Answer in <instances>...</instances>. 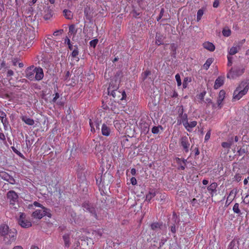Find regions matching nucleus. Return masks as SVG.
<instances>
[{"label":"nucleus","mask_w":249,"mask_h":249,"mask_svg":"<svg viewBox=\"0 0 249 249\" xmlns=\"http://www.w3.org/2000/svg\"><path fill=\"white\" fill-rule=\"evenodd\" d=\"M78 53H79V52L78 51V49H77V47L73 50V51H72V52L71 53L72 57H73V58H76V61H78L79 60V58L76 57L78 55Z\"/></svg>","instance_id":"473e14b6"},{"label":"nucleus","mask_w":249,"mask_h":249,"mask_svg":"<svg viewBox=\"0 0 249 249\" xmlns=\"http://www.w3.org/2000/svg\"><path fill=\"white\" fill-rule=\"evenodd\" d=\"M156 38V43L157 44H158V45H160L163 43V41L161 40V37H160V35H157Z\"/></svg>","instance_id":"e433bc0d"},{"label":"nucleus","mask_w":249,"mask_h":249,"mask_svg":"<svg viewBox=\"0 0 249 249\" xmlns=\"http://www.w3.org/2000/svg\"><path fill=\"white\" fill-rule=\"evenodd\" d=\"M156 195V191L155 190H150L146 196V200L150 201Z\"/></svg>","instance_id":"393cba45"},{"label":"nucleus","mask_w":249,"mask_h":249,"mask_svg":"<svg viewBox=\"0 0 249 249\" xmlns=\"http://www.w3.org/2000/svg\"><path fill=\"white\" fill-rule=\"evenodd\" d=\"M131 173L132 175H135L136 174V170L134 168H132L131 169Z\"/></svg>","instance_id":"680f3d73"},{"label":"nucleus","mask_w":249,"mask_h":249,"mask_svg":"<svg viewBox=\"0 0 249 249\" xmlns=\"http://www.w3.org/2000/svg\"><path fill=\"white\" fill-rule=\"evenodd\" d=\"M59 97V94L58 93H56L54 95V97H53V102H55L57 99H58Z\"/></svg>","instance_id":"864d4df0"},{"label":"nucleus","mask_w":249,"mask_h":249,"mask_svg":"<svg viewBox=\"0 0 249 249\" xmlns=\"http://www.w3.org/2000/svg\"><path fill=\"white\" fill-rule=\"evenodd\" d=\"M0 178L11 184L16 183V181L13 177L5 171L0 170Z\"/></svg>","instance_id":"6e6552de"},{"label":"nucleus","mask_w":249,"mask_h":249,"mask_svg":"<svg viewBox=\"0 0 249 249\" xmlns=\"http://www.w3.org/2000/svg\"><path fill=\"white\" fill-rule=\"evenodd\" d=\"M43 77L44 72L43 69L40 67H36V72L34 79L36 81H40L43 79Z\"/></svg>","instance_id":"ddd939ff"},{"label":"nucleus","mask_w":249,"mask_h":249,"mask_svg":"<svg viewBox=\"0 0 249 249\" xmlns=\"http://www.w3.org/2000/svg\"><path fill=\"white\" fill-rule=\"evenodd\" d=\"M236 193V191H234L233 190H231L230 193V194L229 195V196H228V198H227V200L230 198V197L231 196H233V197L235 196V194Z\"/></svg>","instance_id":"a18cd8bd"},{"label":"nucleus","mask_w":249,"mask_h":249,"mask_svg":"<svg viewBox=\"0 0 249 249\" xmlns=\"http://www.w3.org/2000/svg\"><path fill=\"white\" fill-rule=\"evenodd\" d=\"M188 118L186 114H183V111L182 110L181 113H180L179 119L178 120V123L179 124H182L184 126L188 122Z\"/></svg>","instance_id":"4468645a"},{"label":"nucleus","mask_w":249,"mask_h":249,"mask_svg":"<svg viewBox=\"0 0 249 249\" xmlns=\"http://www.w3.org/2000/svg\"><path fill=\"white\" fill-rule=\"evenodd\" d=\"M150 226L152 230L157 231L161 228L162 225L159 223H153L151 224Z\"/></svg>","instance_id":"cd10ccee"},{"label":"nucleus","mask_w":249,"mask_h":249,"mask_svg":"<svg viewBox=\"0 0 249 249\" xmlns=\"http://www.w3.org/2000/svg\"><path fill=\"white\" fill-rule=\"evenodd\" d=\"M188 85V78L186 77L184 78L183 82V89H185L187 88Z\"/></svg>","instance_id":"37998d69"},{"label":"nucleus","mask_w":249,"mask_h":249,"mask_svg":"<svg viewBox=\"0 0 249 249\" xmlns=\"http://www.w3.org/2000/svg\"><path fill=\"white\" fill-rule=\"evenodd\" d=\"M66 247H69L70 245V235L69 234H65L63 236Z\"/></svg>","instance_id":"c85d7f7f"},{"label":"nucleus","mask_w":249,"mask_h":249,"mask_svg":"<svg viewBox=\"0 0 249 249\" xmlns=\"http://www.w3.org/2000/svg\"><path fill=\"white\" fill-rule=\"evenodd\" d=\"M249 89V83L242 82L236 88L233 93V100H239L245 95Z\"/></svg>","instance_id":"f03ea898"},{"label":"nucleus","mask_w":249,"mask_h":249,"mask_svg":"<svg viewBox=\"0 0 249 249\" xmlns=\"http://www.w3.org/2000/svg\"><path fill=\"white\" fill-rule=\"evenodd\" d=\"M98 39H94L90 41L89 44H90V46H91L93 48H95L96 47L97 44L98 43Z\"/></svg>","instance_id":"ea45409f"},{"label":"nucleus","mask_w":249,"mask_h":249,"mask_svg":"<svg viewBox=\"0 0 249 249\" xmlns=\"http://www.w3.org/2000/svg\"><path fill=\"white\" fill-rule=\"evenodd\" d=\"M176 80L177 82L178 86H180L181 85V80L179 74H177L175 76Z\"/></svg>","instance_id":"58836bf2"},{"label":"nucleus","mask_w":249,"mask_h":249,"mask_svg":"<svg viewBox=\"0 0 249 249\" xmlns=\"http://www.w3.org/2000/svg\"><path fill=\"white\" fill-rule=\"evenodd\" d=\"M221 145L223 148L229 149L232 145V142H223Z\"/></svg>","instance_id":"2f4dec72"},{"label":"nucleus","mask_w":249,"mask_h":249,"mask_svg":"<svg viewBox=\"0 0 249 249\" xmlns=\"http://www.w3.org/2000/svg\"><path fill=\"white\" fill-rule=\"evenodd\" d=\"M44 18L45 20L50 19L52 18L53 16V12L51 10L47 9L44 11Z\"/></svg>","instance_id":"a878e982"},{"label":"nucleus","mask_w":249,"mask_h":249,"mask_svg":"<svg viewBox=\"0 0 249 249\" xmlns=\"http://www.w3.org/2000/svg\"><path fill=\"white\" fill-rule=\"evenodd\" d=\"M202 183L204 185H207L208 184V181L207 180L204 179L202 181Z\"/></svg>","instance_id":"69168bd1"},{"label":"nucleus","mask_w":249,"mask_h":249,"mask_svg":"<svg viewBox=\"0 0 249 249\" xmlns=\"http://www.w3.org/2000/svg\"><path fill=\"white\" fill-rule=\"evenodd\" d=\"M203 46L204 48L211 52L213 51L215 49V46L214 45L210 42H204L203 44Z\"/></svg>","instance_id":"aec40b11"},{"label":"nucleus","mask_w":249,"mask_h":249,"mask_svg":"<svg viewBox=\"0 0 249 249\" xmlns=\"http://www.w3.org/2000/svg\"><path fill=\"white\" fill-rule=\"evenodd\" d=\"M232 57H230V56H228V63H227V66L228 67H230L232 65Z\"/></svg>","instance_id":"c03bdc74"},{"label":"nucleus","mask_w":249,"mask_h":249,"mask_svg":"<svg viewBox=\"0 0 249 249\" xmlns=\"http://www.w3.org/2000/svg\"><path fill=\"white\" fill-rule=\"evenodd\" d=\"M21 120L26 124L29 125H33L35 123L34 120L33 119L29 118L26 116H22Z\"/></svg>","instance_id":"5701e85b"},{"label":"nucleus","mask_w":249,"mask_h":249,"mask_svg":"<svg viewBox=\"0 0 249 249\" xmlns=\"http://www.w3.org/2000/svg\"><path fill=\"white\" fill-rule=\"evenodd\" d=\"M243 202L246 204H249V190H248V193L247 194L246 196L243 199Z\"/></svg>","instance_id":"a19ab883"},{"label":"nucleus","mask_w":249,"mask_h":249,"mask_svg":"<svg viewBox=\"0 0 249 249\" xmlns=\"http://www.w3.org/2000/svg\"><path fill=\"white\" fill-rule=\"evenodd\" d=\"M12 149L13 151L18 156H19L20 157L22 158H24L23 155L21 153H20L18 150L15 147L12 146Z\"/></svg>","instance_id":"4c0bfd02"},{"label":"nucleus","mask_w":249,"mask_h":249,"mask_svg":"<svg viewBox=\"0 0 249 249\" xmlns=\"http://www.w3.org/2000/svg\"><path fill=\"white\" fill-rule=\"evenodd\" d=\"M105 178H112V177L109 173H106L104 175L101 176V177L98 176L96 178L97 182H99L100 183L103 182V183H105Z\"/></svg>","instance_id":"a211bd4d"},{"label":"nucleus","mask_w":249,"mask_h":249,"mask_svg":"<svg viewBox=\"0 0 249 249\" xmlns=\"http://www.w3.org/2000/svg\"><path fill=\"white\" fill-rule=\"evenodd\" d=\"M237 152L239 153V155H241L243 153H244L245 152L244 149H242L240 148L239 150H238Z\"/></svg>","instance_id":"4d7b16f0"},{"label":"nucleus","mask_w":249,"mask_h":249,"mask_svg":"<svg viewBox=\"0 0 249 249\" xmlns=\"http://www.w3.org/2000/svg\"><path fill=\"white\" fill-rule=\"evenodd\" d=\"M245 71L243 66H236L231 68L228 72L227 77L229 79H234L242 75Z\"/></svg>","instance_id":"20e7f679"},{"label":"nucleus","mask_w":249,"mask_h":249,"mask_svg":"<svg viewBox=\"0 0 249 249\" xmlns=\"http://www.w3.org/2000/svg\"><path fill=\"white\" fill-rule=\"evenodd\" d=\"M224 84V78L222 77H218L215 81L214 85V88L215 89H218Z\"/></svg>","instance_id":"6ab92c4d"},{"label":"nucleus","mask_w":249,"mask_h":249,"mask_svg":"<svg viewBox=\"0 0 249 249\" xmlns=\"http://www.w3.org/2000/svg\"><path fill=\"white\" fill-rule=\"evenodd\" d=\"M171 231L174 233H175L176 232V227L175 225L171 226Z\"/></svg>","instance_id":"13d9d810"},{"label":"nucleus","mask_w":249,"mask_h":249,"mask_svg":"<svg viewBox=\"0 0 249 249\" xmlns=\"http://www.w3.org/2000/svg\"><path fill=\"white\" fill-rule=\"evenodd\" d=\"M159 127H161V126H154L152 129V132L154 134H158L159 132Z\"/></svg>","instance_id":"79ce46f5"},{"label":"nucleus","mask_w":249,"mask_h":249,"mask_svg":"<svg viewBox=\"0 0 249 249\" xmlns=\"http://www.w3.org/2000/svg\"><path fill=\"white\" fill-rule=\"evenodd\" d=\"M179 144L181 146L183 150L186 152L188 153L190 149V143L189 140L187 136H182L179 140Z\"/></svg>","instance_id":"0eeeda50"},{"label":"nucleus","mask_w":249,"mask_h":249,"mask_svg":"<svg viewBox=\"0 0 249 249\" xmlns=\"http://www.w3.org/2000/svg\"><path fill=\"white\" fill-rule=\"evenodd\" d=\"M235 246V242L232 241L228 246V249H232Z\"/></svg>","instance_id":"603ef678"},{"label":"nucleus","mask_w":249,"mask_h":249,"mask_svg":"<svg viewBox=\"0 0 249 249\" xmlns=\"http://www.w3.org/2000/svg\"><path fill=\"white\" fill-rule=\"evenodd\" d=\"M118 85H113V83H110L107 89L108 94L112 95L116 100H124L125 99L126 95L124 91H120L118 90Z\"/></svg>","instance_id":"7ed1b4c3"},{"label":"nucleus","mask_w":249,"mask_h":249,"mask_svg":"<svg viewBox=\"0 0 249 249\" xmlns=\"http://www.w3.org/2000/svg\"><path fill=\"white\" fill-rule=\"evenodd\" d=\"M18 223L23 228H28L32 226V222L29 218L27 217L26 215L23 213H19Z\"/></svg>","instance_id":"423d86ee"},{"label":"nucleus","mask_w":249,"mask_h":249,"mask_svg":"<svg viewBox=\"0 0 249 249\" xmlns=\"http://www.w3.org/2000/svg\"><path fill=\"white\" fill-rule=\"evenodd\" d=\"M65 43H67L68 44V45H70V44H71V41H70V40L69 38H68V37H66L65 39Z\"/></svg>","instance_id":"052dcab7"},{"label":"nucleus","mask_w":249,"mask_h":249,"mask_svg":"<svg viewBox=\"0 0 249 249\" xmlns=\"http://www.w3.org/2000/svg\"><path fill=\"white\" fill-rule=\"evenodd\" d=\"M7 196L11 204L14 205L17 201L18 196L17 194L14 191H10L7 193Z\"/></svg>","instance_id":"9b49d317"},{"label":"nucleus","mask_w":249,"mask_h":249,"mask_svg":"<svg viewBox=\"0 0 249 249\" xmlns=\"http://www.w3.org/2000/svg\"><path fill=\"white\" fill-rule=\"evenodd\" d=\"M6 114L3 111H0V119L4 125L8 123L7 120L6 118Z\"/></svg>","instance_id":"bb28decb"},{"label":"nucleus","mask_w":249,"mask_h":249,"mask_svg":"<svg viewBox=\"0 0 249 249\" xmlns=\"http://www.w3.org/2000/svg\"><path fill=\"white\" fill-rule=\"evenodd\" d=\"M101 122L99 120H96L92 121L91 119L89 120V125L90 126V130L92 132H95L96 130H99L100 124Z\"/></svg>","instance_id":"f8f14e48"},{"label":"nucleus","mask_w":249,"mask_h":249,"mask_svg":"<svg viewBox=\"0 0 249 249\" xmlns=\"http://www.w3.org/2000/svg\"><path fill=\"white\" fill-rule=\"evenodd\" d=\"M222 34L224 36L228 37L231 34V31L229 29H224L222 31Z\"/></svg>","instance_id":"72a5a7b5"},{"label":"nucleus","mask_w":249,"mask_h":249,"mask_svg":"<svg viewBox=\"0 0 249 249\" xmlns=\"http://www.w3.org/2000/svg\"><path fill=\"white\" fill-rule=\"evenodd\" d=\"M37 0H32V1L30 2V5H32L34 4H35Z\"/></svg>","instance_id":"338daca9"},{"label":"nucleus","mask_w":249,"mask_h":249,"mask_svg":"<svg viewBox=\"0 0 249 249\" xmlns=\"http://www.w3.org/2000/svg\"><path fill=\"white\" fill-rule=\"evenodd\" d=\"M34 205L36 207H40L42 208V207H43L42 205H41L40 203H39L38 202H34Z\"/></svg>","instance_id":"6e6d98bb"},{"label":"nucleus","mask_w":249,"mask_h":249,"mask_svg":"<svg viewBox=\"0 0 249 249\" xmlns=\"http://www.w3.org/2000/svg\"><path fill=\"white\" fill-rule=\"evenodd\" d=\"M210 136H211V132L210 131H209L207 132V133H206L205 136V141H208L210 138Z\"/></svg>","instance_id":"8fccbe9b"},{"label":"nucleus","mask_w":249,"mask_h":249,"mask_svg":"<svg viewBox=\"0 0 249 249\" xmlns=\"http://www.w3.org/2000/svg\"><path fill=\"white\" fill-rule=\"evenodd\" d=\"M36 72V67L31 66L28 67L25 71V76L30 80H33L35 79V74Z\"/></svg>","instance_id":"1a4fd4ad"},{"label":"nucleus","mask_w":249,"mask_h":249,"mask_svg":"<svg viewBox=\"0 0 249 249\" xmlns=\"http://www.w3.org/2000/svg\"><path fill=\"white\" fill-rule=\"evenodd\" d=\"M0 235L3 237L5 245H10L16 241L17 236V231L14 228L10 229L5 224L0 226Z\"/></svg>","instance_id":"f257e3e1"},{"label":"nucleus","mask_w":249,"mask_h":249,"mask_svg":"<svg viewBox=\"0 0 249 249\" xmlns=\"http://www.w3.org/2000/svg\"><path fill=\"white\" fill-rule=\"evenodd\" d=\"M217 184L215 182L212 183L208 187V191L211 193L212 196H213V193L216 192V188Z\"/></svg>","instance_id":"b1692460"},{"label":"nucleus","mask_w":249,"mask_h":249,"mask_svg":"<svg viewBox=\"0 0 249 249\" xmlns=\"http://www.w3.org/2000/svg\"><path fill=\"white\" fill-rule=\"evenodd\" d=\"M83 209L85 211L89 212L94 217L97 219L98 216L95 213V210L94 207L89 203H85L83 205Z\"/></svg>","instance_id":"9d476101"},{"label":"nucleus","mask_w":249,"mask_h":249,"mask_svg":"<svg viewBox=\"0 0 249 249\" xmlns=\"http://www.w3.org/2000/svg\"><path fill=\"white\" fill-rule=\"evenodd\" d=\"M30 249H39L37 246H32L31 247Z\"/></svg>","instance_id":"774afa93"},{"label":"nucleus","mask_w":249,"mask_h":249,"mask_svg":"<svg viewBox=\"0 0 249 249\" xmlns=\"http://www.w3.org/2000/svg\"><path fill=\"white\" fill-rule=\"evenodd\" d=\"M46 215L49 217L52 216L50 210L44 207H42L41 210H36L32 213V216L36 219H41Z\"/></svg>","instance_id":"39448f33"},{"label":"nucleus","mask_w":249,"mask_h":249,"mask_svg":"<svg viewBox=\"0 0 249 249\" xmlns=\"http://www.w3.org/2000/svg\"><path fill=\"white\" fill-rule=\"evenodd\" d=\"M0 139L1 140H4L5 139V135L2 133H0Z\"/></svg>","instance_id":"bf43d9fd"},{"label":"nucleus","mask_w":249,"mask_h":249,"mask_svg":"<svg viewBox=\"0 0 249 249\" xmlns=\"http://www.w3.org/2000/svg\"><path fill=\"white\" fill-rule=\"evenodd\" d=\"M233 211L236 213L239 214L240 213V210L239 208V204L238 203H235L232 208Z\"/></svg>","instance_id":"f704fd0d"},{"label":"nucleus","mask_w":249,"mask_h":249,"mask_svg":"<svg viewBox=\"0 0 249 249\" xmlns=\"http://www.w3.org/2000/svg\"><path fill=\"white\" fill-rule=\"evenodd\" d=\"M248 180H249V177H248L247 178H245L244 180V184L246 185L248 183Z\"/></svg>","instance_id":"e2e57ef3"},{"label":"nucleus","mask_w":249,"mask_h":249,"mask_svg":"<svg viewBox=\"0 0 249 249\" xmlns=\"http://www.w3.org/2000/svg\"><path fill=\"white\" fill-rule=\"evenodd\" d=\"M130 182L133 185H135L137 184V180L135 178L132 177L130 179Z\"/></svg>","instance_id":"de8ad7c7"},{"label":"nucleus","mask_w":249,"mask_h":249,"mask_svg":"<svg viewBox=\"0 0 249 249\" xmlns=\"http://www.w3.org/2000/svg\"><path fill=\"white\" fill-rule=\"evenodd\" d=\"M241 48L236 44H234L230 49L229 53L230 55H232L236 53Z\"/></svg>","instance_id":"412c9836"},{"label":"nucleus","mask_w":249,"mask_h":249,"mask_svg":"<svg viewBox=\"0 0 249 249\" xmlns=\"http://www.w3.org/2000/svg\"><path fill=\"white\" fill-rule=\"evenodd\" d=\"M197 124V122L196 121H191L190 122H187L186 124L184 126L186 128V129L188 131H191L192 130V128L195 127Z\"/></svg>","instance_id":"f3484780"},{"label":"nucleus","mask_w":249,"mask_h":249,"mask_svg":"<svg viewBox=\"0 0 249 249\" xmlns=\"http://www.w3.org/2000/svg\"><path fill=\"white\" fill-rule=\"evenodd\" d=\"M213 62V60L212 58H209L207 60L205 64L203 65V68L205 70H208L210 67V66Z\"/></svg>","instance_id":"7c9ffc66"},{"label":"nucleus","mask_w":249,"mask_h":249,"mask_svg":"<svg viewBox=\"0 0 249 249\" xmlns=\"http://www.w3.org/2000/svg\"><path fill=\"white\" fill-rule=\"evenodd\" d=\"M150 74V71H146L143 74H142L143 80L145 79L148 75Z\"/></svg>","instance_id":"49530a36"},{"label":"nucleus","mask_w":249,"mask_h":249,"mask_svg":"<svg viewBox=\"0 0 249 249\" xmlns=\"http://www.w3.org/2000/svg\"><path fill=\"white\" fill-rule=\"evenodd\" d=\"M204 12L202 9H199L197 13V20L199 21L200 20Z\"/></svg>","instance_id":"c9c22d12"},{"label":"nucleus","mask_w":249,"mask_h":249,"mask_svg":"<svg viewBox=\"0 0 249 249\" xmlns=\"http://www.w3.org/2000/svg\"><path fill=\"white\" fill-rule=\"evenodd\" d=\"M111 132L110 128L107 124H104L102 125L101 132L103 135L108 136Z\"/></svg>","instance_id":"2eb2a0df"},{"label":"nucleus","mask_w":249,"mask_h":249,"mask_svg":"<svg viewBox=\"0 0 249 249\" xmlns=\"http://www.w3.org/2000/svg\"><path fill=\"white\" fill-rule=\"evenodd\" d=\"M245 39H242V40L239 41L238 43H236V44L241 48L243 44L245 43Z\"/></svg>","instance_id":"09e8293b"},{"label":"nucleus","mask_w":249,"mask_h":249,"mask_svg":"<svg viewBox=\"0 0 249 249\" xmlns=\"http://www.w3.org/2000/svg\"><path fill=\"white\" fill-rule=\"evenodd\" d=\"M102 230H99L92 232V235L94 240H99L102 236Z\"/></svg>","instance_id":"4be33fe9"},{"label":"nucleus","mask_w":249,"mask_h":249,"mask_svg":"<svg viewBox=\"0 0 249 249\" xmlns=\"http://www.w3.org/2000/svg\"><path fill=\"white\" fill-rule=\"evenodd\" d=\"M13 249H23V248L20 246H17L14 247Z\"/></svg>","instance_id":"0e129e2a"},{"label":"nucleus","mask_w":249,"mask_h":249,"mask_svg":"<svg viewBox=\"0 0 249 249\" xmlns=\"http://www.w3.org/2000/svg\"><path fill=\"white\" fill-rule=\"evenodd\" d=\"M63 13H64V16L65 17V18H66L70 19H71L72 18V14L71 12L70 11V10H67V9H65L63 11Z\"/></svg>","instance_id":"c756f323"},{"label":"nucleus","mask_w":249,"mask_h":249,"mask_svg":"<svg viewBox=\"0 0 249 249\" xmlns=\"http://www.w3.org/2000/svg\"><path fill=\"white\" fill-rule=\"evenodd\" d=\"M219 2L218 0H215L213 3V7L214 8H217L219 5Z\"/></svg>","instance_id":"5fc2aeb1"},{"label":"nucleus","mask_w":249,"mask_h":249,"mask_svg":"<svg viewBox=\"0 0 249 249\" xmlns=\"http://www.w3.org/2000/svg\"><path fill=\"white\" fill-rule=\"evenodd\" d=\"M14 71L11 70H8L7 72V76L9 77L14 75Z\"/></svg>","instance_id":"3c124183"},{"label":"nucleus","mask_w":249,"mask_h":249,"mask_svg":"<svg viewBox=\"0 0 249 249\" xmlns=\"http://www.w3.org/2000/svg\"><path fill=\"white\" fill-rule=\"evenodd\" d=\"M225 92L223 90H220L217 100V105L220 108L221 107V104L225 98Z\"/></svg>","instance_id":"dca6fc26"}]
</instances>
